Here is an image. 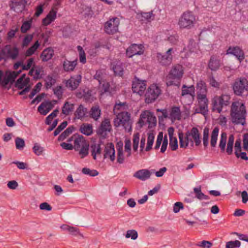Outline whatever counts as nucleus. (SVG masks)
<instances>
[{
    "label": "nucleus",
    "instance_id": "f257e3e1",
    "mask_svg": "<svg viewBox=\"0 0 248 248\" xmlns=\"http://www.w3.org/2000/svg\"><path fill=\"white\" fill-rule=\"evenodd\" d=\"M178 138L180 148L185 149L192 148L194 144L196 146H199L202 142L199 130L196 127H192L185 133L179 132Z\"/></svg>",
    "mask_w": 248,
    "mask_h": 248
},
{
    "label": "nucleus",
    "instance_id": "f03ea898",
    "mask_svg": "<svg viewBox=\"0 0 248 248\" xmlns=\"http://www.w3.org/2000/svg\"><path fill=\"white\" fill-rule=\"evenodd\" d=\"M230 115L233 124L242 125L246 124L247 112L245 103L243 100L232 102L231 106Z\"/></svg>",
    "mask_w": 248,
    "mask_h": 248
},
{
    "label": "nucleus",
    "instance_id": "7ed1b4c3",
    "mask_svg": "<svg viewBox=\"0 0 248 248\" xmlns=\"http://www.w3.org/2000/svg\"><path fill=\"white\" fill-rule=\"evenodd\" d=\"M197 99L199 107L194 109L195 113H201L204 115L208 111V100L207 98V88L206 84L202 81L197 83Z\"/></svg>",
    "mask_w": 248,
    "mask_h": 248
},
{
    "label": "nucleus",
    "instance_id": "20e7f679",
    "mask_svg": "<svg viewBox=\"0 0 248 248\" xmlns=\"http://www.w3.org/2000/svg\"><path fill=\"white\" fill-rule=\"evenodd\" d=\"M184 74V67L182 65L177 64L173 65L167 77V86L179 87Z\"/></svg>",
    "mask_w": 248,
    "mask_h": 248
},
{
    "label": "nucleus",
    "instance_id": "39448f33",
    "mask_svg": "<svg viewBox=\"0 0 248 248\" xmlns=\"http://www.w3.org/2000/svg\"><path fill=\"white\" fill-rule=\"evenodd\" d=\"M196 21V17L194 13L191 11H187L180 16L178 25L181 29L189 30L194 27Z\"/></svg>",
    "mask_w": 248,
    "mask_h": 248
},
{
    "label": "nucleus",
    "instance_id": "423d86ee",
    "mask_svg": "<svg viewBox=\"0 0 248 248\" xmlns=\"http://www.w3.org/2000/svg\"><path fill=\"white\" fill-rule=\"evenodd\" d=\"M231 96L227 94L215 96L212 100V110L218 113L222 112L223 109L230 104Z\"/></svg>",
    "mask_w": 248,
    "mask_h": 248
},
{
    "label": "nucleus",
    "instance_id": "0eeeda50",
    "mask_svg": "<svg viewBox=\"0 0 248 248\" xmlns=\"http://www.w3.org/2000/svg\"><path fill=\"white\" fill-rule=\"evenodd\" d=\"M74 148L78 151L81 158H84L89 154V144L82 136L75 138Z\"/></svg>",
    "mask_w": 248,
    "mask_h": 248
},
{
    "label": "nucleus",
    "instance_id": "6e6552de",
    "mask_svg": "<svg viewBox=\"0 0 248 248\" xmlns=\"http://www.w3.org/2000/svg\"><path fill=\"white\" fill-rule=\"evenodd\" d=\"M195 96V87L193 85H183L181 99L185 105L190 106L191 105L194 100Z\"/></svg>",
    "mask_w": 248,
    "mask_h": 248
},
{
    "label": "nucleus",
    "instance_id": "1a4fd4ad",
    "mask_svg": "<svg viewBox=\"0 0 248 248\" xmlns=\"http://www.w3.org/2000/svg\"><path fill=\"white\" fill-rule=\"evenodd\" d=\"M130 115L127 112L119 113L114 120L116 127L122 125L125 131L129 132L131 130V123L130 120Z\"/></svg>",
    "mask_w": 248,
    "mask_h": 248
},
{
    "label": "nucleus",
    "instance_id": "9d476101",
    "mask_svg": "<svg viewBox=\"0 0 248 248\" xmlns=\"http://www.w3.org/2000/svg\"><path fill=\"white\" fill-rule=\"evenodd\" d=\"M21 72V70L17 72L6 71L4 74L3 71L0 70V85L2 87H6L9 83L13 84Z\"/></svg>",
    "mask_w": 248,
    "mask_h": 248
},
{
    "label": "nucleus",
    "instance_id": "9b49d317",
    "mask_svg": "<svg viewBox=\"0 0 248 248\" xmlns=\"http://www.w3.org/2000/svg\"><path fill=\"white\" fill-rule=\"evenodd\" d=\"M161 93L160 88L155 84L151 85L145 93V102L151 103L155 101Z\"/></svg>",
    "mask_w": 248,
    "mask_h": 248
},
{
    "label": "nucleus",
    "instance_id": "f8f14e48",
    "mask_svg": "<svg viewBox=\"0 0 248 248\" xmlns=\"http://www.w3.org/2000/svg\"><path fill=\"white\" fill-rule=\"evenodd\" d=\"M248 81L245 78H240L236 79L233 85V90L235 94L241 95L245 91L248 90Z\"/></svg>",
    "mask_w": 248,
    "mask_h": 248
},
{
    "label": "nucleus",
    "instance_id": "ddd939ff",
    "mask_svg": "<svg viewBox=\"0 0 248 248\" xmlns=\"http://www.w3.org/2000/svg\"><path fill=\"white\" fill-rule=\"evenodd\" d=\"M173 48H169L164 54L158 52L156 58L160 64L163 66H168L171 64L172 61Z\"/></svg>",
    "mask_w": 248,
    "mask_h": 248
},
{
    "label": "nucleus",
    "instance_id": "4468645a",
    "mask_svg": "<svg viewBox=\"0 0 248 248\" xmlns=\"http://www.w3.org/2000/svg\"><path fill=\"white\" fill-rule=\"evenodd\" d=\"M120 20L115 17L109 19L104 24L105 32L108 34H113L118 31Z\"/></svg>",
    "mask_w": 248,
    "mask_h": 248
},
{
    "label": "nucleus",
    "instance_id": "2eb2a0df",
    "mask_svg": "<svg viewBox=\"0 0 248 248\" xmlns=\"http://www.w3.org/2000/svg\"><path fill=\"white\" fill-rule=\"evenodd\" d=\"M82 77L80 75L71 76L69 79L64 80L63 82L65 87L71 91L76 90L81 81Z\"/></svg>",
    "mask_w": 248,
    "mask_h": 248
},
{
    "label": "nucleus",
    "instance_id": "dca6fc26",
    "mask_svg": "<svg viewBox=\"0 0 248 248\" xmlns=\"http://www.w3.org/2000/svg\"><path fill=\"white\" fill-rule=\"evenodd\" d=\"M132 88L134 93L142 95L146 88V81L140 80L136 77L133 81Z\"/></svg>",
    "mask_w": 248,
    "mask_h": 248
},
{
    "label": "nucleus",
    "instance_id": "f3484780",
    "mask_svg": "<svg viewBox=\"0 0 248 248\" xmlns=\"http://www.w3.org/2000/svg\"><path fill=\"white\" fill-rule=\"evenodd\" d=\"M144 51V46L142 45L133 44L127 48L126 55L128 57L131 58L134 55H142Z\"/></svg>",
    "mask_w": 248,
    "mask_h": 248
},
{
    "label": "nucleus",
    "instance_id": "a211bd4d",
    "mask_svg": "<svg viewBox=\"0 0 248 248\" xmlns=\"http://www.w3.org/2000/svg\"><path fill=\"white\" fill-rule=\"evenodd\" d=\"M226 54L234 56L240 62L243 61L245 58V55L242 49L238 46H230L227 50Z\"/></svg>",
    "mask_w": 248,
    "mask_h": 248
},
{
    "label": "nucleus",
    "instance_id": "6ab92c4d",
    "mask_svg": "<svg viewBox=\"0 0 248 248\" xmlns=\"http://www.w3.org/2000/svg\"><path fill=\"white\" fill-rule=\"evenodd\" d=\"M143 119H146L147 122L149 124L153 125H155L156 124V118L150 112H143L141 114L139 123L141 126L144 124Z\"/></svg>",
    "mask_w": 248,
    "mask_h": 248
},
{
    "label": "nucleus",
    "instance_id": "aec40b11",
    "mask_svg": "<svg viewBox=\"0 0 248 248\" xmlns=\"http://www.w3.org/2000/svg\"><path fill=\"white\" fill-rule=\"evenodd\" d=\"M111 127L110 121L108 119H105L103 121L99 127L97 133L100 135H105L107 132L111 131Z\"/></svg>",
    "mask_w": 248,
    "mask_h": 248
},
{
    "label": "nucleus",
    "instance_id": "412c9836",
    "mask_svg": "<svg viewBox=\"0 0 248 248\" xmlns=\"http://www.w3.org/2000/svg\"><path fill=\"white\" fill-rule=\"evenodd\" d=\"M152 174V172L147 169H141L136 171L133 176L141 181H145L149 179Z\"/></svg>",
    "mask_w": 248,
    "mask_h": 248
},
{
    "label": "nucleus",
    "instance_id": "4be33fe9",
    "mask_svg": "<svg viewBox=\"0 0 248 248\" xmlns=\"http://www.w3.org/2000/svg\"><path fill=\"white\" fill-rule=\"evenodd\" d=\"M78 64V60L77 59L71 61L67 59H65L62 62V67L64 71L66 72H71L74 71Z\"/></svg>",
    "mask_w": 248,
    "mask_h": 248
},
{
    "label": "nucleus",
    "instance_id": "5701e85b",
    "mask_svg": "<svg viewBox=\"0 0 248 248\" xmlns=\"http://www.w3.org/2000/svg\"><path fill=\"white\" fill-rule=\"evenodd\" d=\"M53 108V105L50 101H46L42 102L38 108V112L43 115H46Z\"/></svg>",
    "mask_w": 248,
    "mask_h": 248
},
{
    "label": "nucleus",
    "instance_id": "b1692460",
    "mask_svg": "<svg viewBox=\"0 0 248 248\" xmlns=\"http://www.w3.org/2000/svg\"><path fill=\"white\" fill-rule=\"evenodd\" d=\"M174 129L170 127L168 129V134L170 138L169 147L172 151H176L178 148V140L176 138L173 137Z\"/></svg>",
    "mask_w": 248,
    "mask_h": 248
},
{
    "label": "nucleus",
    "instance_id": "393cba45",
    "mask_svg": "<svg viewBox=\"0 0 248 248\" xmlns=\"http://www.w3.org/2000/svg\"><path fill=\"white\" fill-rule=\"evenodd\" d=\"M104 158L109 157L111 161H114L115 159V150L114 145L110 143L107 146L104 150Z\"/></svg>",
    "mask_w": 248,
    "mask_h": 248
},
{
    "label": "nucleus",
    "instance_id": "a878e982",
    "mask_svg": "<svg viewBox=\"0 0 248 248\" xmlns=\"http://www.w3.org/2000/svg\"><path fill=\"white\" fill-rule=\"evenodd\" d=\"M57 11L54 9H51L47 14L45 18L42 20V24L44 26H48L53 22L57 17Z\"/></svg>",
    "mask_w": 248,
    "mask_h": 248
},
{
    "label": "nucleus",
    "instance_id": "bb28decb",
    "mask_svg": "<svg viewBox=\"0 0 248 248\" xmlns=\"http://www.w3.org/2000/svg\"><path fill=\"white\" fill-rule=\"evenodd\" d=\"M195 42L193 40H190L187 47L184 48L183 51H181L182 57L187 58L190 54L194 52L196 50Z\"/></svg>",
    "mask_w": 248,
    "mask_h": 248
},
{
    "label": "nucleus",
    "instance_id": "cd10ccee",
    "mask_svg": "<svg viewBox=\"0 0 248 248\" xmlns=\"http://www.w3.org/2000/svg\"><path fill=\"white\" fill-rule=\"evenodd\" d=\"M26 3V0H14L12 8L16 13H21L24 10Z\"/></svg>",
    "mask_w": 248,
    "mask_h": 248
},
{
    "label": "nucleus",
    "instance_id": "c85d7f7f",
    "mask_svg": "<svg viewBox=\"0 0 248 248\" xmlns=\"http://www.w3.org/2000/svg\"><path fill=\"white\" fill-rule=\"evenodd\" d=\"M181 117V115L180 107L176 106L172 107L170 113L169 119L173 122L176 120H180Z\"/></svg>",
    "mask_w": 248,
    "mask_h": 248
},
{
    "label": "nucleus",
    "instance_id": "c756f323",
    "mask_svg": "<svg viewBox=\"0 0 248 248\" xmlns=\"http://www.w3.org/2000/svg\"><path fill=\"white\" fill-rule=\"evenodd\" d=\"M54 55V50L51 47H48L45 49L42 53L40 57L42 61L47 62L50 60Z\"/></svg>",
    "mask_w": 248,
    "mask_h": 248
},
{
    "label": "nucleus",
    "instance_id": "7c9ffc66",
    "mask_svg": "<svg viewBox=\"0 0 248 248\" xmlns=\"http://www.w3.org/2000/svg\"><path fill=\"white\" fill-rule=\"evenodd\" d=\"M87 108L80 105L75 111V116L76 118L81 120L87 116Z\"/></svg>",
    "mask_w": 248,
    "mask_h": 248
},
{
    "label": "nucleus",
    "instance_id": "2f4dec72",
    "mask_svg": "<svg viewBox=\"0 0 248 248\" xmlns=\"http://www.w3.org/2000/svg\"><path fill=\"white\" fill-rule=\"evenodd\" d=\"M220 66V60L217 59L215 56L211 57L208 63V67L212 71L217 70Z\"/></svg>",
    "mask_w": 248,
    "mask_h": 248
},
{
    "label": "nucleus",
    "instance_id": "473e14b6",
    "mask_svg": "<svg viewBox=\"0 0 248 248\" xmlns=\"http://www.w3.org/2000/svg\"><path fill=\"white\" fill-rule=\"evenodd\" d=\"M80 131L86 136H90L93 133V126L91 124H83L80 127Z\"/></svg>",
    "mask_w": 248,
    "mask_h": 248
},
{
    "label": "nucleus",
    "instance_id": "72a5a7b5",
    "mask_svg": "<svg viewBox=\"0 0 248 248\" xmlns=\"http://www.w3.org/2000/svg\"><path fill=\"white\" fill-rule=\"evenodd\" d=\"M140 20L144 22H149L154 20L155 15L153 13V11L149 12H141L140 13Z\"/></svg>",
    "mask_w": 248,
    "mask_h": 248
},
{
    "label": "nucleus",
    "instance_id": "f704fd0d",
    "mask_svg": "<svg viewBox=\"0 0 248 248\" xmlns=\"http://www.w3.org/2000/svg\"><path fill=\"white\" fill-rule=\"evenodd\" d=\"M223 0H213L208 2L207 7L212 8L214 12H216L221 7Z\"/></svg>",
    "mask_w": 248,
    "mask_h": 248
},
{
    "label": "nucleus",
    "instance_id": "c9c22d12",
    "mask_svg": "<svg viewBox=\"0 0 248 248\" xmlns=\"http://www.w3.org/2000/svg\"><path fill=\"white\" fill-rule=\"evenodd\" d=\"M90 114L91 117L94 120H98L101 115V110L99 106L93 107L90 110Z\"/></svg>",
    "mask_w": 248,
    "mask_h": 248
},
{
    "label": "nucleus",
    "instance_id": "e433bc0d",
    "mask_svg": "<svg viewBox=\"0 0 248 248\" xmlns=\"http://www.w3.org/2000/svg\"><path fill=\"white\" fill-rule=\"evenodd\" d=\"M99 90L101 95L104 93H110V84L108 82L104 80L102 82L101 84H99Z\"/></svg>",
    "mask_w": 248,
    "mask_h": 248
},
{
    "label": "nucleus",
    "instance_id": "4c0bfd02",
    "mask_svg": "<svg viewBox=\"0 0 248 248\" xmlns=\"http://www.w3.org/2000/svg\"><path fill=\"white\" fill-rule=\"evenodd\" d=\"M91 154L94 160L96 159V155L100 154L101 152V148L99 144L93 143L91 146Z\"/></svg>",
    "mask_w": 248,
    "mask_h": 248
},
{
    "label": "nucleus",
    "instance_id": "58836bf2",
    "mask_svg": "<svg viewBox=\"0 0 248 248\" xmlns=\"http://www.w3.org/2000/svg\"><path fill=\"white\" fill-rule=\"evenodd\" d=\"M218 133V127H215L211 133V145L212 147H215L216 146Z\"/></svg>",
    "mask_w": 248,
    "mask_h": 248
},
{
    "label": "nucleus",
    "instance_id": "ea45409f",
    "mask_svg": "<svg viewBox=\"0 0 248 248\" xmlns=\"http://www.w3.org/2000/svg\"><path fill=\"white\" fill-rule=\"evenodd\" d=\"M193 191H194V193H195L196 197L198 199H199L200 200H207L209 199V197L208 196L205 195L204 193H203L202 192L201 187L200 186L197 187H194L193 189Z\"/></svg>",
    "mask_w": 248,
    "mask_h": 248
},
{
    "label": "nucleus",
    "instance_id": "a19ab883",
    "mask_svg": "<svg viewBox=\"0 0 248 248\" xmlns=\"http://www.w3.org/2000/svg\"><path fill=\"white\" fill-rule=\"evenodd\" d=\"M112 69L115 75L122 76L123 75L124 69L122 66V63L120 62H117L116 64H112Z\"/></svg>",
    "mask_w": 248,
    "mask_h": 248
},
{
    "label": "nucleus",
    "instance_id": "79ce46f5",
    "mask_svg": "<svg viewBox=\"0 0 248 248\" xmlns=\"http://www.w3.org/2000/svg\"><path fill=\"white\" fill-rule=\"evenodd\" d=\"M155 135L153 133H148L147 144L145 150L146 152L149 151L152 148L154 142Z\"/></svg>",
    "mask_w": 248,
    "mask_h": 248
},
{
    "label": "nucleus",
    "instance_id": "37998d69",
    "mask_svg": "<svg viewBox=\"0 0 248 248\" xmlns=\"http://www.w3.org/2000/svg\"><path fill=\"white\" fill-rule=\"evenodd\" d=\"M74 109V104L66 102L62 108V112L65 115H68Z\"/></svg>",
    "mask_w": 248,
    "mask_h": 248
},
{
    "label": "nucleus",
    "instance_id": "c03bdc74",
    "mask_svg": "<svg viewBox=\"0 0 248 248\" xmlns=\"http://www.w3.org/2000/svg\"><path fill=\"white\" fill-rule=\"evenodd\" d=\"M74 130V127L73 126L68 127L59 136L58 140L63 141L73 132Z\"/></svg>",
    "mask_w": 248,
    "mask_h": 248
},
{
    "label": "nucleus",
    "instance_id": "a18cd8bd",
    "mask_svg": "<svg viewBox=\"0 0 248 248\" xmlns=\"http://www.w3.org/2000/svg\"><path fill=\"white\" fill-rule=\"evenodd\" d=\"M234 139V138L233 135H230L229 136L226 148V153L229 155H230L232 153Z\"/></svg>",
    "mask_w": 248,
    "mask_h": 248
},
{
    "label": "nucleus",
    "instance_id": "49530a36",
    "mask_svg": "<svg viewBox=\"0 0 248 248\" xmlns=\"http://www.w3.org/2000/svg\"><path fill=\"white\" fill-rule=\"evenodd\" d=\"M45 87L47 89H50L56 82V78L52 76H47L45 79Z\"/></svg>",
    "mask_w": 248,
    "mask_h": 248
},
{
    "label": "nucleus",
    "instance_id": "de8ad7c7",
    "mask_svg": "<svg viewBox=\"0 0 248 248\" xmlns=\"http://www.w3.org/2000/svg\"><path fill=\"white\" fill-rule=\"evenodd\" d=\"M39 46L40 44L38 41H36L32 46H31L26 50L25 52L26 56L29 57L35 53V52Z\"/></svg>",
    "mask_w": 248,
    "mask_h": 248
},
{
    "label": "nucleus",
    "instance_id": "09e8293b",
    "mask_svg": "<svg viewBox=\"0 0 248 248\" xmlns=\"http://www.w3.org/2000/svg\"><path fill=\"white\" fill-rule=\"evenodd\" d=\"M209 129L207 127H204L203 131V144L204 148H206L209 145Z\"/></svg>",
    "mask_w": 248,
    "mask_h": 248
},
{
    "label": "nucleus",
    "instance_id": "8fccbe9b",
    "mask_svg": "<svg viewBox=\"0 0 248 248\" xmlns=\"http://www.w3.org/2000/svg\"><path fill=\"white\" fill-rule=\"evenodd\" d=\"M7 53L8 57L15 60L19 55V50L17 47H15L12 49H8Z\"/></svg>",
    "mask_w": 248,
    "mask_h": 248
},
{
    "label": "nucleus",
    "instance_id": "3c124183",
    "mask_svg": "<svg viewBox=\"0 0 248 248\" xmlns=\"http://www.w3.org/2000/svg\"><path fill=\"white\" fill-rule=\"evenodd\" d=\"M227 134L222 132L221 134L220 139L219 143V147L221 151H224L226 144Z\"/></svg>",
    "mask_w": 248,
    "mask_h": 248
},
{
    "label": "nucleus",
    "instance_id": "603ef678",
    "mask_svg": "<svg viewBox=\"0 0 248 248\" xmlns=\"http://www.w3.org/2000/svg\"><path fill=\"white\" fill-rule=\"evenodd\" d=\"M31 24L32 19L24 21L21 27V31L22 33L27 32L31 29Z\"/></svg>",
    "mask_w": 248,
    "mask_h": 248
},
{
    "label": "nucleus",
    "instance_id": "864d4df0",
    "mask_svg": "<svg viewBox=\"0 0 248 248\" xmlns=\"http://www.w3.org/2000/svg\"><path fill=\"white\" fill-rule=\"evenodd\" d=\"M77 49L79 52L80 62L83 64L85 63L86 62V58L84 50L80 46H77Z\"/></svg>",
    "mask_w": 248,
    "mask_h": 248
},
{
    "label": "nucleus",
    "instance_id": "5fc2aeb1",
    "mask_svg": "<svg viewBox=\"0 0 248 248\" xmlns=\"http://www.w3.org/2000/svg\"><path fill=\"white\" fill-rule=\"evenodd\" d=\"M15 143L16 148L19 150L23 149L25 146V143L24 140L19 137H17L15 139Z\"/></svg>",
    "mask_w": 248,
    "mask_h": 248
},
{
    "label": "nucleus",
    "instance_id": "6e6d98bb",
    "mask_svg": "<svg viewBox=\"0 0 248 248\" xmlns=\"http://www.w3.org/2000/svg\"><path fill=\"white\" fill-rule=\"evenodd\" d=\"M34 79H38L42 78V76L44 74V70L42 67L39 66H36L34 69Z\"/></svg>",
    "mask_w": 248,
    "mask_h": 248
},
{
    "label": "nucleus",
    "instance_id": "4d7b16f0",
    "mask_svg": "<svg viewBox=\"0 0 248 248\" xmlns=\"http://www.w3.org/2000/svg\"><path fill=\"white\" fill-rule=\"evenodd\" d=\"M61 228L64 231H67L72 234L77 233L78 232V230L77 228L66 224L62 225Z\"/></svg>",
    "mask_w": 248,
    "mask_h": 248
},
{
    "label": "nucleus",
    "instance_id": "13d9d810",
    "mask_svg": "<svg viewBox=\"0 0 248 248\" xmlns=\"http://www.w3.org/2000/svg\"><path fill=\"white\" fill-rule=\"evenodd\" d=\"M82 172L85 175L93 177L97 176L98 174V172L96 170H91L87 168H83L82 170Z\"/></svg>",
    "mask_w": 248,
    "mask_h": 248
},
{
    "label": "nucleus",
    "instance_id": "bf43d9fd",
    "mask_svg": "<svg viewBox=\"0 0 248 248\" xmlns=\"http://www.w3.org/2000/svg\"><path fill=\"white\" fill-rule=\"evenodd\" d=\"M139 141L140 134L139 133H135L133 137V149L135 151H136L138 150Z\"/></svg>",
    "mask_w": 248,
    "mask_h": 248
},
{
    "label": "nucleus",
    "instance_id": "052dcab7",
    "mask_svg": "<svg viewBox=\"0 0 248 248\" xmlns=\"http://www.w3.org/2000/svg\"><path fill=\"white\" fill-rule=\"evenodd\" d=\"M93 78L98 81L99 84H101L102 82L105 80L104 75L101 70L96 71L95 74L93 76Z\"/></svg>",
    "mask_w": 248,
    "mask_h": 248
},
{
    "label": "nucleus",
    "instance_id": "680f3d73",
    "mask_svg": "<svg viewBox=\"0 0 248 248\" xmlns=\"http://www.w3.org/2000/svg\"><path fill=\"white\" fill-rule=\"evenodd\" d=\"M58 112L59 110L58 109H55L47 117H46L45 121L46 124L47 125H50L51 124L52 120L57 116Z\"/></svg>",
    "mask_w": 248,
    "mask_h": 248
},
{
    "label": "nucleus",
    "instance_id": "e2e57ef3",
    "mask_svg": "<svg viewBox=\"0 0 248 248\" xmlns=\"http://www.w3.org/2000/svg\"><path fill=\"white\" fill-rule=\"evenodd\" d=\"M241 243L238 240L228 242L226 245V248H238L240 247Z\"/></svg>",
    "mask_w": 248,
    "mask_h": 248
},
{
    "label": "nucleus",
    "instance_id": "0e129e2a",
    "mask_svg": "<svg viewBox=\"0 0 248 248\" xmlns=\"http://www.w3.org/2000/svg\"><path fill=\"white\" fill-rule=\"evenodd\" d=\"M42 83L41 82L37 83L34 88L33 89V90L31 91L30 94L29 95V98H32L37 93H38L41 89L42 87Z\"/></svg>",
    "mask_w": 248,
    "mask_h": 248
},
{
    "label": "nucleus",
    "instance_id": "69168bd1",
    "mask_svg": "<svg viewBox=\"0 0 248 248\" xmlns=\"http://www.w3.org/2000/svg\"><path fill=\"white\" fill-rule=\"evenodd\" d=\"M138 236V232L134 230H128L125 234L126 238H130L133 240H135L137 238Z\"/></svg>",
    "mask_w": 248,
    "mask_h": 248
},
{
    "label": "nucleus",
    "instance_id": "338daca9",
    "mask_svg": "<svg viewBox=\"0 0 248 248\" xmlns=\"http://www.w3.org/2000/svg\"><path fill=\"white\" fill-rule=\"evenodd\" d=\"M27 82L23 80V77H20L16 81L15 86L19 89H23L26 85Z\"/></svg>",
    "mask_w": 248,
    "mask_h": 248
},
{
    "label": "nucleus",
    "instance_id": "774afa93",
    "mask_svg": "<svg viewBox=\"0 0 248 248\" xmlns=\"http://www.w3.org/2000/svg\"><path fill=\"white\" fill-rule=\"evenodd\" d=\"M33 151L37 155H40L44 151V149L38 143H35L33 147Z\"/></svg>",
    "mask_w": 248,
    "mask_h": 248
}]
</instances>
